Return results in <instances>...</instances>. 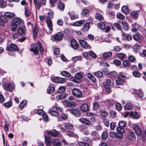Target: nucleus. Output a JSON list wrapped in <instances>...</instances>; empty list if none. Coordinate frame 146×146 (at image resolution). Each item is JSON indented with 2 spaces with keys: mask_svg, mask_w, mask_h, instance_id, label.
I'll return each instance as SVG.
<instances>
[{
  "mask_svg": "<svg viewBox=\"0 0 146 146\" xmlns=\"http://www.w3.org/2000/svg\"><path fill=\"white\" fill-rule=\"evenodd\" d=\"M112 54V53L110 52H105L103 54V57L104 59H106L111 57Z\"/></svg>",
  "mask_w": 146,
  "mask_h": 146,
  "instance_id": "nucleus-31",
  "label": "nucleus"
},
{
  "mask_svg": "<svg viewBox=\"0 0 146 146\" xmlns=\"http://www.w3.org/2000/svg\"><path fill=\"white\" fill-rule=\"evenodd\" d=\"M131 18L136 20L138 17V13L136 11H133L131 13Z\"/></svg>",
  "mask_w": 146,
  "mask_h": 146,
  "instance_id": "nucleus-25",
  "label": "nucleus"
},
{
  "mask_svg": "<svg viewBox=\"0 0 146 146\" xmlns=\"http://www.w3.org/2000/svg\"><path fill=\"white\" fill-rule=\"evenodd\" d=\"M117 130L118 133L121 134H123L125 132V130L123 127H117Z\"/></svg>",
  "mask_w": 146,
  "mask_h": 146,
  "instance_id": "nucleus-56",
  "label": "nucleus"
},
{
  "mask_svg": "<svg viewBox=\"0 0 146 146\" xmlns=\"http://www.w3.org/2000/svg\"><path fill=\"white\" fill-rule=\"evenodd\" d=\"M94 74L96 76L98 77H101L103 75V74L102 72L100 71L95 72L94 73Z\"/></svg>",
  "mask_w": 146,
  "mask_h": 146,
  "instance_id": "nucleus-47",
  "label": "nucleus"
},
{
  "mask_svg": "<svg viewBox=\"0 0 146 146\" xmlns=\"http://www.w3.org/2000/svg\"><path fill=\"white\" fill-rule=\"evenodd\" d=\"M133 106L132 104L130 102H127L125 105L124 108L125 110H131L132 109Z\"/></svg>",
  "mask_w": 146,
  "mask_h": 146,
  "instance_id": "nucleus-24",
  "label": "nucleus"
},
{
  "mask_svg": "<svg viewBox=\"0 0 146 146\" xmlns=\"http://www.w3.org/2000/svg\"><path fill=\"white\" fill-rule=\"evenodd\" d=\"M125 77L122 75H120L118 76L117 79L116 81V83L117 85H122L124 83L125 79Z\"/></svg>",
  "mask_w": 146,
  "mask_h": 146,
  "instance_id": "nucleus-4",
  "label": "nucleus"
},
{
  "mask_svg": "<svg viewBox=\"0 0 146 146\" xmlns=\"http://www.w3.org/2000/svg\"><path fill=\"white\" fill-rule=\"evenodd\" d=\"M116 56L121 61H123L125 57V55L123 53H117L116 54Z\"/></svg>",
  "mask_w": 146,
  "mask_h": 146,
  "instance_id": "nucleus-27",
  "label": "nucleus"
},
{
  "mask_svg": "<svg viewBox=\"0 0 146 146\" xmlns=\"http://www.w3.org/2000/svg\"><path fill=\"white\" fill-rule=\"evenodd\" d=\"M49 113L52 116L56 117L59 114L58 112L55 111L50 110L49 111Z\"/></svg>",
  "mask_w": 146,
  "mask_h": 146,
  "instance_id": "nucleus-37",
  "label": "nucleus"
},
{
  "mask_svg": "<svg viewBox=\"0 0 146 146\" xmlns=\"http://www.w3.org/2000/svg\"><path fill=\"white\" fill-rule=\"evenodd\" d=\"M108 137L107 132L106 131L103 132L102 135V138L104 140H106L107 139Z\"/></svg>",
  "mask_w": 146,
  "mask_h": 146,
  "instance_id": "nucleus-44",
  "label": "nucleus"
},
{
  "mask_svg": "<svg viewBox=\"0 0 146 146\" xmlns=\"http://www.w3.org/2000/svg\"><path fill=\"white\" fill-rule=\"evenodd\" d=\"M99 104L97 102H95L93 104V108L94 110H96L99 107Z\"/></svg>",
  "mask_w": 146,
  "mask_h": 146,
  "instance_id": "nucleus-58",
  "label": "nucleus"
},
{
  "mask_svg": "<svg viewBox=\"0 0 146 146\" xmlns=\"http://www.w3.org/2000/svg\"><path fill=\"white\" fill-rule=\"evenodd\" d=\"M34 3L36 5V8L38 10H39L41 5V3L40 1L37 0H33Z\"/></svg>",
  "mask_w": 146,
  "mask_h": 146,
  "instance_id": "nucleus-26",
  "label": "nucleus"
},
{
  "mask_svg": "<svg viewBox=\"0 0 146 146\" xmlns=\"http://www.w3.org/2000/svg\"><path fill=\"white\" fill-rule=\"evenodd\" d=\"M9 122L6 120L5 121V124L3 127L4 129V130L6 131H8L9 130Z\"/></svg>",
  "mask_w": 146,
  "mask_h": 146,
  "instance_id": "nucleus-42",
  "label": "nucleus"
},
{
  "mask_svg": "<svg viewBox=\"0 0 146 146\" xmlns=\"http://www.w3.org/2000/svg\"><path fill=\"white\" fill-rule=\"evenodd\" d=\"M97 25L98 27L102 30L106 28L105 24L103 22H99L98 23Z\"/></svg>",
  "mask_w": 146,
  "mask_h": 146,
  "instance_id": "nucleus-36",
  "label": "nucleus"
},
{
  "mask_svg": "<svg viewBox=\"0 0 146 146\" xmlns=\"http://www.w3.org/2000/svg\"><path fill=\"white\" fill-rule=\"evenodd\" d=\"M70 44L71 47L74 49L78 48L79 44L77 41L75 39L72 40L70 41Z\"/></svg>",
  "mask_w": 146,
  "mask_h": 146,
  "instance_id": "nucleus-13",
  "label": "nucleus"
},
{
  "mask_svg": "<svg viewBox=\"0 0 146 146\" xmlns=\"http://www.w3.org/2000/svg\"><path fill=\"white\" fill-rule=\"evenodd\" d=\"M38 28L37 27H35L33 30V33L34 36H36L38 33Z\"/></svg>",
  "mask_w": 146,
  "mask_h": 146,
  "instance_id": "nucleus-38",
  "label": "nucleus"
},
{
  "mask_svg": "<svg viewBox=\"0 0 146 146\" xmlns=\"http://www.w3.org/2000/svg\"><path fill=\"white\" fill-rule=\"evenodd\" d=\"M38 46L39 48L40 51V54H42L44 52V49L42 47V44L40 42H38Z\"/></svg>",
  "mask_w": 146,
  "mask_h": 146,
  "instance_id": "nucleus-59",
  "label": "nucleus"
},
{
  "mask_svg": "<svg viewBox=\"0 0 146 146\" xmlns=\"http://www.w3.org/2000/svg\"><path fill=\"white\" fill-rule=\"evenodd\" d=\"M117 17L123 20L125 19V17L120 13H118L117 15Z\"/></svg>",
  "mask_w": 146,
  "mask_h": 146,
  "instance_id": "nucleus-62",
  "label": "nucleus"
},
{
  "mask_svg": "<svg viewBox=\"0 0 146 146\" xmlns=\"http://www.w3.org/2000/svg\"><path fill=\"white\" fill-rule=\"evenodd\" d=\"M4 89L6 91H11L14 89V86L11 83H7L3 85Z\"/></svg>",
  "mask_w": 146,
  "mask_h": 146,
  "instance_id": "nucleus-5",
  "label": "nucleus"
},
{
  "mask_svg": "<svg viewBox=\"0 0 146 146\" xmlns=\"http://www.w3.org/2000/svg\"><path fill=\"white\" fill-rule=\"evenodd\" d=\"M55 90L54 87L49 86L47 89V91L49 94H51Z\"/></svg>",
  "mask_w": 146,
  "mask_h": 146,
  "instance_id": "nucleus-46",
  "label": "nucleus"
},
{
  "mask_svg": "<svg viewBox=\"0 0 146 146\" xmlns=\"http://www.w3.org/2000/svg\"><path fill=\"white\" fill-rule=\"evenodd\" d=\"M130 115L133 118L136 119H138L139 118L141 115L140 114L136 112H133L132 111H130Z\"/></svg>",
  "mask_w": 146,
  "mask_h": 146,
  "instance_id": "nucleus-17",
  "label": "nucleus"
},
{
  "mask_svg": "<svg viewBox=\"0 0 146 146\" xmlns=\"http://www.w3.org/2000/svg\"><path fill=\"white\" fill-rule=\"evenodd\" d=\"M50 137L49 135H47L45 137V142L47 146L50 145L51 144Z\"/></svg>",
  "mask_w": 146,
  "mask_h": 146,
  "instance_id": "nucleus-20",
  "label": "nucleus"
},
{
  "mask_svg": "<svg viewBox=\"0 0 146 146\" xmlns=\"http://www.w3.org/2000/svg\"><path fill=\"white\" fill-rule=\"evenodd\" d=\"M135 137V134L132 131H129L127 134V139L129 140H132Z\"/></svg>",
  "mask_w": 146,
  "mask_h": 146,
  "instance_id": "nucleus-16",
  "label": "nucleus"
},
{
  "mask_svg": "<svg viewBox=\"0 0 146 146\" xmlns=\"http://www.w3.org/2000/svg\"><path fill=\"white\" fill-rule=\"evenodd\" d=\"M31 48L30 49V50L33 52L35 55H37L39 54V53L38 51V46L36 43H34L32 44L31 46Z\"/></svg>",
  "mask_w": 146,
  "mask_h": 146,
  "instance_id": "nucleus-6",
  "label": "nucleus"
},
{
  "mask_svg": "<svg viewBox=\"0 0 146 146\" xmlns=\"http://www.w3.org/2000/svg\"><path fill=\"white\" fill-rule=\"evenodd\" d=\"M0 19L1 21H0V24L1 26H3L4 23L6 22V20L5 18V17L4 16L0 17Z\"/></svg>",
  "mask_w": 146,
  "mask_h": 146,
  "instance_id": "nucleus-50",
  "label": "nucleus"
},
{
  "mask_svg": "<svg viewBox=\"0 0 146 146\" xmlns=\"http://www.w3.org/2000/svg\"><path fill=\"white\" fill-rule=\"evenodd\" d=\"M80 109L81 111L84 112H86L89 110L88 106L86 104H82L80 106Z\"/></svg>",
  "mask_w": 146,
  "mask_h": 146,
  "instance_id": "nucleus-18",
  "label": "nucleus"
},
{
  "mask_svg": "<svg viewBox=\"0 0 146 146\" xmlns=\"http://www.w3.org/2000/svg\"><path fill=\"white\" fill-rule=\"evenodd\" d=\"M63 35L62 33H58L54 35L53 38L55 40L60 41L62 39Z\"/></svg>",
  "mask_w": 146,
  "mask_h": 146,
  "instance_id": "nucleus-11",
  "label": "nucleus"
},
{
  "mask_svg": "<svg viewBox=\"0 0 146 146\" xmlns=\"http://www.w3.org/2000/svg\"><path fill=\"white\" fill-rule=\"evenodd\" d=\"M67 135L69 137H74L76 138L78 137V135L76 133L71 131H68L67 132Z\"/></svg>",
  "mask_w": 146,
  "mask_h": 146,
  "instance_id": "nucleus-32",
  "label": "nucleus"
},
{
  "mask_svg": "<svg viewBox=\"0 0 146 146\" xmlns=\"http://www.w3.org/2000/svg\"><path fill=\"white\" fill-rule=\"evenodd\" d=\"M67 111H69L71 114L76 117H79L80 115V112L77 109L74 108L68 109Z\"/></svg>",
  "mask_w": 146,
  "mask_h": 146,
  "instance_id": "nucleus-7",
  "label": "nucleus"
},
{
  "mask_svg": "<svg viewBox=\"0 0 146 146\" xmlns=\"http://www.w3.org/2000/svg\"><path fill=\"white\" fill-rule=\"evenodd\" d=\"M79 120L83 123L87 125H89L91 123V122L89 120L84 118H82L79 119Z\"/></svg>",
  "mask_w": 146,
  "mask_h": 146,
  "instance_id": "nucleus-22",
  "label": "nucleus"
},
{
  "mask_svg": "<svg viewBox=\"0 0 146 146\" xmlns=\"http://www.w3.org/2000/svg\"><path fill=\"white\" fill-rule=\"evenodd\" d=\"M140 35L139 33H137L136 35H133V39L135 41L140 42Z\"/></svg>",
  "mask_w": 146,
  "mask_h": 146,
  "instance_id": "nucleus-34",
  "label": "nucleus"
},
{
  "mask_svg": "<svg viewBox=\"0 0 146 146\" xmlns=\"http://www.w3.org/2000/svg\"><path fill=\"white\" fill-rule=\"evenodd\" d=\"M122 35L123 36H124L123 38L128 41H130L132 39V37L129 35L127 34H125L124 33H122Z\"/></svg>",
  "mask_w": 146,
  "mask_h": 146,
  "instance_id": "nucleus-30",
  "label": "nucleus"
},
{
  "mask_svg": "<svg viewBox=\"0 0 146 146\" xmlns=\"http://www.w3.org/2000/svg\"><path fill=\"white\" fill-rule=\"evenodd\" d=\"M95 18L99 21H101L103 19V17L102 15L99 13L96 14Z\"/></svg>",
  "mask_w": 146,
  "mask_h": 146,
  "instance_id": "nucleus-51",
  "label": "nucleus"
},
{
  "mask_svg": "<svg viewBox=\"0 0 146 146\" xmlns=\"http://www.w3.org/2000/svg\"><path fill=\"white\" fill-rule=\"evenodd\" d=\"M132 128L136 134L137 135H140L142 133V130L140 127L137 125H133Z\"/></svg>",
  "mask_w": 146,
  "mask_h": 146,
  "instance_id": "nucleus-2",
  "label": "nucleus"
},
{
  "mask_svg": "<svg viewBox=\"0 0 146 146\" xmlns=\"http://www.w3.org/2000/svg\"><path fill=\"white\" fill-rule=\"evenodd\" d=\"M128 59L131 62H136V58L133 55H131L129 56L128 58Z\"/></svg>",
  "mask_w": 146,
  "mask_h": 146,
  "instance_id": "nucleus-45",
  "label": "nucleus"
},
{
  "mask_svg": "<svg viewBox=\"0 0 146 146\" xmlns=\"http://www.w3.org/2000/svg\"><path fill=\"white\" fill-rule=\"evenodd\" d=\"M66 89V88L64 86H62L60 87L58 89V92L59 93H63Z\"/></svg>",
  "mask_w": 146,
  "mask_h": 146,
  "instance_id": "nucleus-52",
  "label": "nucleus"
},
{
  "mask_svg": "<svg viewBox=\"0 0 146 146\" xmlns=\"http://www.w3.org/2000/svg\"><path fill=\"white\" fill-rule=\"evenodd\" d=\"M78 144L80 146H90L88 143L83 141H78Z\"/></svg>",
  "mask_w": 146,
  "mask_h": 146,
  "instance_id": "nucleus-53",
  "label": "nucleus"
},
{
  "mask_svg": "<svg viewBox=\"0 0 146 146\" xmlns=\"http://www.w3.org/2000/svg\"><path fill=\"white\" fill-rule=\"evenodd\" d=\"M46 23L47 24V26L48 29H49L48 34H50L53 30L52 28L53 25L52 23V21L51 19H48L46 21Z\"/></svg>",
  "mask_w": 146,
  "mask_h": 146,
  "instance_id": "nucleus-8",
  "label": "nucleus"
},
{
  "mask_svg": "<svg viewBox=\"0 0 146 146\" xmlns=\"http://www.w3.org/2000/svg\"><path fill=\"white\" fill-rule=\"evenodd\" d=\"M5 2L4 0H0V7L4 8L6 6Z\"/></svg>",
  "mask_w": 146,
  "mask_h": 146,
  "instance_id": "nucleus-60",
  "label": "nucleus"
},
{
  "mask_svg": "<svg viewBox=\"0 0 146 146\" xmlns=\"http://www.w3.org/2000/svg\"><path fill=\"white\" fill-rule=\"evenodd\" d=\"M123 28L125 31H127L128 29L129 26L128 24L125 22H123L121 23Z\"/></svg>",
  "mask_w": 146,
  "mask_h": 146,
  "instance_id": "nucleus-40",
  "label": "nucleus"
},
{
  "mask_svg": "<svg viewBox=\"0 0 146 146\" xmlns=\"http://www.w3.org/2000/svg\"><path fill=\"white\" fill-rule=\"evenodd\" d=\"M119 126L121 127H124L126 125V123L124 121H120L118 123Z\"/></svg>",
  "mask_w": 146,
  "mask_h": 146,
  "instance_id": "nucleus-49",
  "label": "nucleus"
},
{
  "mask_svg": "<svg viewBox=\"0 0 146 146\" xmlns=\"http://www.w3.org/2000/svg\"><path fill=\"white\" fill-rule=\"evenodd\" d=\"M47 134L51 135L54 137H56L59 135V132L55 129H53L48 131Z\"/></svg>",
  "mask_w": 146,
  "mask_h": 146,
  "instance_id": "nucleus-14",
  "label": "nucleus"
},
{
  "mask_svg": "<svg viewBox=\"0 0 146 146\" xmlns=\"http://www.w3.org/2000/svg\"><path fill=\"white\" fill-rule=\"evenodd\" d=\"M64 127L66 129L72 130L74 129L73 125L71 123H66L65 124Z\"/></svg>",
  "mask_w": 146,
  "mask_h": 146,
  "instance_id": "nucleus-29",
  "label": "nucleus"
},
{
  "mask_svg": "<svg viewBox=\"0 0 146 146\" xmlns=\"http://www.w3.org/2000/svg\"><path fill=\"white\" fill-rule=\"evenodd\" d=\"M90 28V23L87 22L83 26L82 30L84 31H88Z\"/></svg>",
  "mask_w": 146,
  "mask_h": 146,
  "instance_id": "nucleus-23",
  "label": "nucleus"
},
{
  "mask_svg": "<svg viewBox=\"0 0 146 146\" xmlns=\"http://www.w3.org/2000/svg\"><path fill=\"white\" fill-rule=\"evenodd\" d=\"M75 77L76 78V80H78L80 81V79L82 78V76L81 74L78 73H76L75 74Z\"/></svg>",
  "mask_w": 146,
  "mask_h": 146,
  "instance_id": "nucleus-54",
  "label": "nucleus"
},
{
  "mask_svg": "<svg viewBox=\"0 0 146 146\" xmlns=\"http://www.w3.org/2000/svg\"><path fill=\"white\" fill-rule=\"evenodd\" d=\"M7 50L10 51H17L18 50V48L17 46L15 44H11L10 46L7 47Z\"/></svg>",
  "mask_w": 146,
  "mask_h": 146,
  "instance_id": "nucleus-10",
  "label": "nucleus"
},
{
  "mask_svg": "<svg viewBox=\"0 0 146 146\" xmlns=\"http://www.w3.org/2000/svg\"><path fill=\"white\" fill-rule=\"evenodd\" d=\"M123 65L126 67H128L129 66V61L127 60L124 61L122 63Z\"/></svg>",
  "mask_w": 146,
  "mask_h": 146,
  "instance_id": "nucleus-63",
  "label": "nucleus"
},
{
  "mask_svg": "<svg viewBox=\"0 0 146 146\" xmlns=\"http://www.w3.org/2000/svg\"><path fill=\"white\" fill-rule=\"evenodd\" d=\"M84 20H81L76 21L72 23H70V25L72 26L80 27L85 23Z\"/></svg>",
  "mask_w": 146,
  "mask_h": 146,
  "instance_id": "nucleus-12",
  "label": "nucleus"
},
{
  "mask_svg": "<svg viewBox=\"0 0 146 146\" xmlns=\"http://www.w3.org/2000/svg\"><path fill=\"white\" fill-rule=\"evenodd\" d=\"M26 29L24 27H21L19 28L17 30L18 33L21 35L24 34L25 33Z\"/></svg>",
  "mask_w": 146,
  "mask_h": 146,
  "instance_id": "nucleus-28",
  "label": "nucleus"
},
{
  "mask_svg": "<svg viewBox=\"0 0 146 146\" xmlns=\"http://www.w3.org/2000/svg\"><path fill=\"white\" fill-rule=\"evenodd\" d=\"M63 104L65 106L69 108H73L77 105L76 102H70L67 100H64Z\"/></svg>",
  "mask_w": 146,
  "mask_h": 146,
  "instance_id": "nucleus-3",
  "label": "nucleus"
},
{
  "mask_svg": "<svg viewBox=\"0 0 146 146\" xmlns=\"http://www.w3.org/2000/svg\"><path fill=\"white\" fill-rule=\"evenodd\" d=\"M21 20L19 18L14 19L12 20V24L13 25H15L17 26H19L22 23Z\"/></svg>",
  "mask_w": 146,
  "mask_h": 146,
  "instance_id": "nucleus-15",
  "label": "nucleus"
},
{
  "mask_svg": "<svg viewBox=\"0 0 146 146\" xmlns=\"http://www.w3.org/2000/svg\"><path fill=\"white\" fill-rule=\"evenodd\" d=\"M122 11L125 14H128L129 13V9L127 6H124L122 7Z\"/></svg>",
  "mask_w": 146,
  "mask_h": 146,
  "instance_id": "nucleus-35",
  "label": "nucleus"
},
{
  "mask_svg": "<svg viewBox=\"0 0 146 146\" xmlns=\"http://www.w3.org/2000/svg\"><path fill=\"white\" fill-rule=\"evenodd\" d=\"M58 9L61 11H63L65 8L64 4L62 2V0H59L57 5Z\"/></svg>",
  "mask_w": 146,
  "mask_h": 146,
  "instance_id": "nucleus-19",
  "label": "nucleus"
},
{
  "mask_svg": "<svg viewBox=\"0 0 146 146\" xmlns=\"http://www.w3.org/2000/svg\"><path fill=\"white\" fill-rule=\"evenodd\" d=\"M5 17L10 18H12L14 17V14L10 12L5 13Z\"/></svg>",
  "mask_w": 146,
  "mask_h": 146,
  "instance_id": "nucleus-43",
  "label": "nucleus"
},
{
  "mask_svg": "<svg viewBox=\"0 0 146 146\" xmlns=\"http://www.w3.org/2000/svg\"><path fill=\"white\" fill-rule=\"evenodd\" d=\"M67 96V95L66 94H62L58 95H57L56 98L58 100H62L65 98Z\"/></svg>",
  "mask_w": 146,
  "mask_h": 146,
  "instance_id": "nucleus-41",
  "label": "nucleus"
},
{
  "mask_svg": "<svg viewBox=\"0 0 146 146\" xmlns=\"http://www.w3.org/2000/svg\"><path fill=\"white\" fill-rule=\"evenodd\" d=\"M79 42L82 47L84 48H90L91 47L90 46L86 41L83 40H80Z\"/></svg>",
  "mask_w": 146,
  "mask_h": 146,
  "instance_id": "nucleus-9",
  "label": "nucleus"
},
{
  "mask_svg": "<svg viewBox=\"0 0 146 146\" xmlns=\"http://www.w3.org/2000/svg\"><path fill=\"white\" fill-rule=\"evenodd\" d=\"M113 62L115 65L118 66H120L121 64L120 61L118 59H115L113 60Z\"/></svg>",
  "mask_w": 146,
  "mask_h": 146,
  "instance_id": "nucleus-48",
  "label": "nucleus"
},
{
  "mask_svg": "<svg viewBox=\"0 0 146 146\" xmlns=\"http://www.w3.org/2000/svg\"><path fill=\"white\" fill-rule=\"evenodd\" d=\"M101 115L104 117H106L108 115L107 112L105 111L104 110H101L100 111Z\"/></svg>",
  "mask_w": 146,
  "mask_h": 146,
  "instance_id": "nucleus-57",
  "label": "nucleus"
},
{
  "mask_svg": "<svg viewBox=\"0 0 146 146\" xmlns=\"http://www.w3.org/2000/svg\"><path fill=\"white\" fill-rule=\"evenodd\" d=\"M113 84V80L111 79H107L106 83V84H107L109 86H111Z\"/></svg>",
  "mask_w": 146,
  "mask_h": 146,
  "instance_id": "nucleus-61",
  "label": "nucleus"
},
{
  "mask_svg": "<svg viewBox=\"0 0 146 146\" xmlns=\"http://www.w3.org/2000/svg\"><path fill=\"white\" fill-rule=\"evenodd\" d=\"M72 94L75 97L81 98L82 97V92L78 88H73L72 90Z\"/></svg>",
  "mask_w": 146,
  "mask_h": 146,
  "instance_id": "nucleus-1",
  "label": "nucleus"
},
{
  "mask_svg": "<svg viewBox=\"0 0 146 146\" xmlns=\"http://www.w3.org/2000/svg\"><path fill=\"white\" fill-rule=\"evenodd\" d=\"M52 144L54 146H60L61 145V143L58 139H54L52 141Z\"/></svg>",
  "mask_w": 146,
  "mask_h": 146,
  "instance_id": "nucleus-21",
  "label": "nucleus"
},
{
  "mask_svg": "<svg viewBox=\"0 0 146 146\" xmlns=\"http://www.w3.org/2000/svg\"><path fill=\"white\" fill-rule=\"evenodd\" d=\"M82 59V57L81 56H76L72 58V60L74 62H76L78 60H80Z\"/></svg>",
  "mask_w": 146,
  "mask_h": 146,
  "instance_id": "nucleus-64",
  "label": "nucleus"
},
{
  "mask_svg": "<svg viewBox=\"0 0 146 146\" xmlns=\"http://www.w3.org/2000/svg\"><path fill=\"white\" fill-rule=\"evenodd\" d=\"M27 104V101L25 100H23L20 103L19 106L21 108H23Z\"/></svg>",
  "mask_w": 146,
  "mask_h": 146,
  "instance_id": "nucleus-55",
  "label": "nucleus"
},
{
  "mask_svg": "<svg viewBox=\"0 0 146 146\" xmlns=\"http://www.w3.org/2000/svg\"><path fill=\"white\" fill-rule=\"evenodd\" d=\"M61 74L62 76L66 77H69L70 76V73L66 71H63L62 72Z\"/></svg>",
  "mask_w": 146,
  "mask_h": 146,
  "instance_id": "nucleus-39",
  "label": "nucleus"
},
{
  "mask_svg": "<svg viewBox=\"0 0 146 146\" xmlns=\"http://www.w3.org/2000/svg\"><path fill=\"white\" fill-rule=\"evenodd\" d=\"M132 25L133 26L134 28L135 29H136V30H137L140 31H142L143 28L138 24L135 23L133 25Z\"/></svg>",
  "mask_w": 146,
  "mask_h": 146,
  "instance_id": "nucleus-33",
  "label": "nucleus"
}]
</instances>
